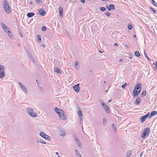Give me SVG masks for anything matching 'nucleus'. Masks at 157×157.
<instances>
[{
	"label": "nucleus",
	"instance_id": "nucleus-1",
	"mask_svg": "<svg viewBox=\"0 0 157 157\" xmlns=\"http://www.w3.org/2000/svg\"><path fill=\"white\" fill-rule=\"evenodd\" d=\"M141 84L138 83L135 86L133 92V96L135 97L138 96L140 94L141 89Z\"/></svg>",
	"mask_w": 157,
	"mask_h": 157
},
{
	"label": "nucleus",
	"instance_id": "nucleus-2",
	"mask_svg": "<svg viewBox=\"0 0 157 157\" xmlns=\"http://www.w3.org/2000/svg\"><path fill=\"white\" fill-rule=\"evenodd\" d=\"M54 110L56 113L58 114L59 117L61 119L63 120L66 119V118L63 113L64 111L63 110L57 107H56Z\"/></svg>",
	"mask_w": 157,
	"mask_h": 157
},
{
	"label": "nucleus",
	"instance_id": "nucleus-3",
	"mask_svg": "<svg viewBox=\"0 0 157 157\" xmlns=\"http://www.w3.org/2000/svg\"><path fill=\"white\" fill-rule=\"evenodd\" d=\"M3 7L5 12L7 14H9L11 12V9L9 6V4L7 1L5 0L3 3Z\"/></svg>",
	"mask_w": 157,
	"mask_h": 157
},
{
	"label": "nucleus",
	"instance_id": "nucleus-4",
	"mask_svg": "<svg viewBox=\"0 0 157 157\" xmlns=\"http://www.w3.org/2000/svg\"><path fill=\"white\" fill-rule=\"evenodd\" d=\"M150 129L149 128H145L141 134V137L143 139H145L149 135Z\"/></svg>",
	"mask_w": 157,
	"mask_h": 157
},
{
	"label": "nucleus",
	"instance_id": "nucleus-5",
	"mask_svg": "<svg viewBox=\"0 0 157 157\" xmlns=\"http://www.w3.org/2000/svg\"><path fill=\"white\" fill-rule=\"evenodd\" d=\"M26 112L29 115L32 117H36L37 116L36 113L34 112L33 109L31 108H28Z\"/></svg>",
	"mask_w": 157,
	"mask_h": 157
},
{
	"label": "nucleus",
	"instance_id": "nucleus-6",
	"mask_svg": "<svg viewBox=\"0 0 157 157\" xmlns=\"http://www.w3.org/2000/svg\"><path fill=\"white\" fill-rule=\"evenodd\" d=\"M40 135L42 137L44 138L46 140H49L50 139V136L48 135H47L43 132H40Z\"/></svg>",
	"mask_w": 157,
	"mask_h": 157
},
{
	"label": "nucleus",
	"instance_id": "nucleus-7",
	"mask_svg": "<svg viewBox=\"0 0 157 157\" xmlns=\"http://www.w3.org/2000/svg\"><path fill=\"white\" fill-rule=\"evenodd\" d=\"M101 104L102 105V107L105 110L106 112L109 113V109L108 106L104 102H102L101 103Z\"/></svg>",
	"mask_w": 157,
	"mask_h": 157
},
{
	"label": "nucleus",
	"instance_id": "nucleus-8",
	"mask_svg": "<svg viewBox=\"0 0 157 157\" xmlns=\"http://www.w3.org/2000/svg\"><path fill=\"white\" fill-rule=\"evenodd\" d=\"M18 84L25 94H28L27 90L25 86H24L21 82H19Z\"/></svg>",
	"mask_w": 157,
	"mask_h": 157
},
{
	"label": "nucleus",
	"instance_id": "nucleus-9",
	"mask_svg": "<svg viewBox=\"0 0 157 157\" xmlns=\"http://www.w3.org/2000/svg\"><path fill=\"white\" fill-rule=\"evenodd\" d=\"M149 113H148L147 114L144 116H141L140 118V120L141 121L142 123L144 122L147 118L149 117Z\"/></svg>",
	"mask_w": 157,
	"mask_h": 157
},
{
	"label": "nucleus",
	"instance_id": "nucleus-10",
	"mask_svg": "<svg viewBox=\"0 0 157 157\" xmlns=\"http://www.w3.org/2000/svg\"><path fill=\"white\" fill-rule=\"evenodd\" d=\"M79 84H78L73 86V88L74 89V90L77 93L78 92L80 88L79 87Z\"/></svg>",
	"mask_w": 157,
	"mask_h": 157
},
{
	"label": "nucleus",
	"instance_id": "nucleus-11",
	"mask_svg": "<svg viewBox=\"0 0 157 157\" xmlns=\"http://www.w3.org/2000/svg\"><path fill=\"white\" fill-rule=\"evenodd\" d=\"M38 12L42 16H44L46 14L45 11L43 9H41L38 10Z\"/></svg>",
	"mask_w": 157,
	"mask_h": 157
},
{
	"label": "nucleus",
	"instance_id": "nucleus-12",
	"mask_svg": "<svg viewBox=\"0 0 157 157\" xmlns=\"http://www.w3.org/2000/svg\"><path fill=\"white\" fill-rule=\"evenodd\" d=\"M4 69H0V78H2L5 76Z\"/></svg>",
	"mask_w": 157,
	"mask_h": 157
},
{
	"label": "nucleus",
	"instance_id": "nucleus-13",
	"mask_svg": "<svg viewBox=\"0 0 157 157\" xmlns=\"http://www.w3.org/2000/svg\"><path fill=\"white\" fill-rule=\"evenodd\" d=\"M157 114V112L156 111H152L148 117V118L150 119L152 117L156 115Z\"/></svg>",
	"mask_w": 157,
	"mask_h": 157
},
{
	"label": "nucleus",
	"instance_id": "nucleus-14",
	"mask_svg": "<svg viewBox=\"0 0 157 157\" xmlns=\"http://www.w3.org/2000/svg\"><path fill=\"white\" fill-rule=\"evenodd\" d=\"M59 15L61 17H63V8L62 7H60L59 8Z\"/></svg>",
	"mask_w": 157,
	"mask_h": 157
},
{
	"label": "nucleus",
	"instance_id": "nucleus-15",
	"mask_svg": "<svg viewBox=\"0 0 157 157\" xmlns=\"http://www.w3.org/2000/svg\"><path fill=\"white\" fill-rule=\"evenodd\" d=\"M106 8L109 10H114L115 9L114 5L113 4L110 5L109 6H106Z\"/></svg>",
	"mask_w": 157,
	"mask_h": 157
},
{
	"label": "nucleus",
	"instance_id": "nucleus-16",
	"mask_svg": "<svg viewBox=\"0 0 157 157\" xmlns=\"http://www.w3.org/2000/svg\"><path fill=\"white\" fill-rule=\"evenodd\" d=\"M78 114L79 116L80 120L82 118L81 117L82 116V113L81 109L79 110L78 111Z\"/></svg>",
	"mask_w": 157,
	"mask_h": 157
},
{
	"label": "nucleus",
	"instance_id": "nucleus-17",
	"mask_svg": "<svg viewBox=\"0 0 157 157\" xmlns=\"http://www.w3.org/2000/svg\"><path fill=\"white\" fill-rule=\"evenodd\" d=\"M141 101V99L139 97H138L136 98L135 103L137 105H138Z\"/></svg>",
	"mask_w": 157,
	"mask_h": 157
},
{
	"label": "nucleus",
	"instance_id": "nucleus-18",
	"mask_svg": "<svg viewBox=\"0 0 157 157\" xmlns=\"http://www.w3.org/2000/svg\"><path fill=\"white\" fill-rule=\"evenodd\" d=\"M35 13H27V16L29 17H31L35 15Z\"/></svg>",
	"mask_w": 157,
	"mask_h": 157
},
{
	"label": "nucleus",
	"instance_id": "nucleus-19",
	"mask_svg": "<svg viewBox=\"0 0 157 157\" xmlns=\"http://www.w3.org/2000/svg\"><path fill=\"white\" fill-rule=\"evenodd\" d=\"M131 152L130 151L127 152L126 154V157H130L131 155Z\"/></svg>",
	"mask_w": 157,
	"mask_h": 157
},
{
	"label": "nucleus",
	"instance_id": "nucleus-20",
	"mask_svg": "<svg viewBox=\"0 0 157 157\" xmlns=\"http://www.w3.org/2000/svg\"><path fill=\"white\" fill-rule=\"evenodd\" d=\"M7 33L8 34V36L10 39H12L13 38V36L12 35V33H11L10 31L8 33Z\"/></svg>",
	"mask_w": 157,
	"mask_h": 157
},
{
	"label": "nucleus",
	"instance_id": "nucleus-21",
	"mask_svg": "<svg viewBox=\"0 0 157 157\" xmlns=\"http://www.w3.org/2000/svg\"><path fill=\"white\" fill-rule=\"evenodd\" d=\"M112 128H113V129L114 130V132H116V126H115V124H112Z\"/></svg>",
	"mask_w": 157,
	"mask_h": 157
},
{
	"label": "nucleus",
	"instance_id": "nucleus-22",
	"mask_svg": "<svg viewBox=\"0 0 157 157\" xmlns=\"http://www.w3.org/2000/svg\"><path fill=\"white\" fill-rule=\"evenodd\" d=\"M135 55L137 57H139L140 56V54L139 52L138 51H136L135 52Z\"/></svg>",
	"mask_w": 157,
	"mask_h": 157
},
{
	"label": "nucleus",
	"instance_id": "nucleus-23",
	"mask_svg": "<svg viewBox=\"0 0 157 157\" xmlns=\"http://www.w3.org/2000/svg\"><path fill=\"white\" fill-rule=\"evenodd\" d=\"M151 3L153 5L157 7V3L154 0H151Z\"/></svg>",
	"mask_w": 157,
	"mask_h": 157
},
{
	"label": "nucleus",
	"instance_id": "nucleus-24",
	"mask_svg": "<svg viewBox=\"0 0 157 157\" xmlns=\"http://www.w3.org/2000/svg\"><path fill=\"white\" fill-rule=\"evenodd\" d=\"M146 94V91H144L143 93H142L141 96V97H144Z\"/></svg>",
	"mask_w": 157,
	"mask_h": 157
},
{
	"label": "nucleus",
	"instance_id": "nucleus-25",
	"mask_svg": "<svg viewBox=\"0 0 157 157\" xmlns=\"http://www.w3.org/2000/svg\"><path fill=\"white\" fill-rule=\"evenodd\" d=\"M54 72H56L57 74H60L61 73V71L60 69H54Z\"/></svg>",
	"mask_w": 157,
	"mask_h": 157
},
{
	"label": "nucleus",
	"instance_id": "nucleus-26",
	"mask_svg": "<svg viewBox=\"0 0 157 157\" xmlns=\"http://www.w3.org/2000/svg\"><path fill=\"white\" fill-rule=\"evenodd\" d=\"M38 140V142L40 143H42V144H46V142H45L44 141H43V140Z\"/></svg>",
	"mask_w": 157,
	"mask_h": 157
},
{
	"label": "nucleus",
	"instance_id": "nucleus-27",
	"mask_svg": "<svg viewBox=\"0 0 157 157\" xmlns=\"http://www.w3.org/2000/svg\"><path fill=\"white\" fill-rule=\"evenodd\" d=\"M66 134V132L65 131H62L60 133V135L61 136H65Z\"/></svg>",
	"mask_w": 157,
	"mask_h": 157
},
{
	"label": "nucleus",
	"instance_id": "nucleus-28",
	"mask_svg": "<svg viewBox=\"0 0 157 157\" xmlns=\"http://www.w3.org/2000/svg\"><path fill=\"white\" fill-rule=\"evenodd\" d=\"M4 30L6 32V33H8L10 31L9 30V29L8 27H6V28L4 29Z\"/></svg>",
	"mask_w": 157,
	"mask_h": 157
},
{
	"label": "nucleus",
	"instance_id": "nucleus-29",
	"mask_svg": "<svg viewBox=\"0 0 157 157\" xmlns=\"http://www.w3.org/2000/svg\"><path fill=\"white\" fill-rule=\"evenodd\" d=\"M144 55L145 56V57L147 58V59H148V60H150L151 61V59H150V58L147 56V55L146 54V52H145V51L144 50Z\"/></svg>",
	"mask_w": 157,
	"mask_h": 157
},
{
	"label": "nucleus",
	"instance_id": "nucleus-30",
	"mask_svg": "<svg viewBox=\"0 0 157 157\" xmlns=\"http://www.w3.org/2000/svg\"><path fill=\"white\" fill-rule=\"evenodd\" d=\"M75 152H76V154L78 156H78H80V155H81L80 153L77 150H75Z\"/></svg>",
	"mask_w": 157,
	"mask_h": 157
},
{
	"label": "nucleus",
	"instance_id": "nucleus-31",
	"mask_svg": "<svg viewBox=\"0 0 157 157\" xmlns=\"http://www.w3.org/2000/svg\"><path fill=\"white\" fill-rule=\"evenodd\" d=\"M1 25L2 26V28L3 29H6V28L7 27L5 24L3 23H1Z\"/></svg>",
	"mask_w": 157,
	"mask_h": 157
},
{
	"label": "nucleus",
	"instance_id": "nucleus-32",
	"mask_svg": "<svg viewBox=\"0 0 157 157\" xmlns=\"http://www.w3.org/2000/svg\"><path fill=\"white\" fill-rule=\"evenodd\" d=\"M78 62L77 61H76L75 62V68H78L77 66H78Z\"/></svg>",
	"mask_w": 157,
	"mask_h": 157
},
{
	"label": "nucleus",
	"instance_id": "nucleus-33",
	"mask_svg": "<svg viewBox=\"0 0 157 157\" xmlns=\"http://www.w3.org/2000/svg\"><path fill=\"white\" fill-rule=\"evenodd\" d=\"M37 40L40 43L41 42V38L40 36H37Z\"/></svg>",
	"mask_w": 157,
	"mask_h": 157
},
{
	"label": "nucleus",
	"instance_id": "nucleus-34",
	"mask_svg": "<svg viewBox=\"0 0 157 157\" xmlns=\"http://www.w3.org/2000/svg\"><path fill=\"white\" fill-rule=\"evenodd\" d=\"M103 124L104 125H105L107 121L106 119L105 118H104L103 119Z\"/></svg>",
	"mask_w": 157,
	"mask_h": 157
},
{
	"label": "nucleus",
	"instance_id": "nucleus-35",
	"mask_svg": "<svg viewBox=\"0 0 157 157\" xmlns=\"http://www.w3.org/2000/svg\"><path fill=\"white\" fill-rule=\"evenodd\" d=\"M35 1L38 4H40L42 2L41 0H35Z\"/></svg>",
	"mask_w": 157,
	"mask_h": 157
},
{
	"label": "nucleus",
	"instance_id": "nucleus-36",
	"mask_svg": "<svg viewBox=\"0 0 157 157\" xmlns=\"http://www.w3.org/2000/svg\"><path fill=\"white\" fill-rule=\"evenodd\" d=\"M128 28L129 30H131L132 29V26L131 25H129L128 26Z\"/></svg>",
	"mask_w": 157,
	"mask_h": 157
},
{
	"label": "nucleus",
	"instance_id": "nucleus-37",
	"mask_svg": "<svg viewBox=\"0 0 157 157\" xmlns=\"http://www.w3.org/2000/svg\"><path fill=\"white\" fill-rule=\"evenodd\" d=\"M150 8L153 11V12L154 13H156V11L155 10V9H154V8H152V7H150Z\"/></svg>",
	"mask_w": 157,
	"mask_h": 157
},
{
	"label": "nucleus",
	"instance_id": "nucleus-38",
	"mask_svg": "<svg viewBox=\"0 0 157 157\" xmlns=\"http://www.w3.org/2000/svg\"><path fill=\"white\" fill-rule=\"evenodd\" d=\"M76 143L79 147H80L81 146L82 144H81V143L79 141H78V142H77Z\"/></svg>",
	"mask_w": 157,
	"mask_h": 157
},
{
	"label": "nucleus",
	"instance_id": "nucleus-39",
	"mask_svg": "<svg viewBox=\"0 0 157 157\" xmlns=\"http://www.w3.org/2000/svg\"><path fill=\"white\" fill-rule=\"evenodd\" d=\"M27 53H28V56H29V57L30 58H32L33 57H32V55L30 53L28 52H27Z\"/></svg>",
	"mask_w": 157,
	"mask_h": 157
},
{
	"label": "nucleus",
	"instance_id": "nucleus-40",
	"mask_svg": "<svg viewBox=\"0 0 157 157\" xmlns=\"http://www.w3.org/2000/svg\"><path fill=\"white\" fill-rule=\"evenodd\" d=\"M27 53H28V56H29V57L30 58H32L33 57H32V55L30 53L28 52H27Z\"/></svg>",
	"mask_w": 157,
	"mask_h": 157
},
{
	"label": "nucleus",
	"instance_id": "nucleus-41",
	"mask_svg": "<svg viewBox=\"0 0 157 157\" xmlns=\"http://www.w3.org/2000/svg\"><path fill=\"white\" fill-rule=\"evenodd\" d=\"M105 8L104 7H101L100 8V10L101 11H104L105 10Z\"/></svg>",
	"mask_w": 157,
	"mask_h": 157
},
{
	"label": "nucleus",
	"instance_id": "nucleus-42",
	"mask_svg": "<svg viewBox=\"0 0 157 157\" xmlns=\"http://www.w3.org/2000/svg\"><path fill=\"white\" fill-rule=\"evenodd\" d=\"M123 44L124 46H125L127 48H129V46H128V45L126 43H124Z\"/></svg>",
	"mask_w": 157,
	"mask_h": 157
},
{
	"label": "nucleus",
	"instance_id": "nucleus-43",
	"mask_svg": "<svg viewBox=\"0 0 157 157\" xmlns=\"http://www.w3.org/2000/svg\"><path fill=\"white\" fill-rule=\"evenodd\" d=\"M38 87H39V88L40 89V90L41 91L43 92V89L42 88V87H41L40 86H38Z\"/></svg>",
	"mask_w": 157,
	"mask_h": 157
},
{
	"label": "nucleus",
	"instance_id": "nucleus-44",
	"mask_svg": "<svg viewBox=\"0 0 157 157\" xmlns=\"http://www.w3.org/2000/svg\"><path fill=\"white\" fill-rule=\"evenodd\" d=\"M46 29V28L45 26H43L42 28V30L43 31H45Z\"/></svg>",
	"mask_w": 157,
	"mask_h": 157
},
{
	"label": "nucleus",
	"instance_id": "nucleus-45",
	"mask_svg": "<svg viewBox=\"0 0 157 157\" xmlns=\"http://www.w3.org/2000/svg\"><path fill=\"white\" fill-rule=\"evenodd\" d=\"M31 59L33 63H36L34 59L33 58V57H32V58H31Z\"/></svg>",
	"mask_w": 157,
	"mask_h": 157
},
{
	"label": "nucleus",
	"instance_id": "nucleus-46",
	"mask_svg": "<svg viewBox=\"0 0 157 157\" xmlns=\"http://www.w3.org/2000/svg\"><path fill=\"white\" fill-rule=\"evenodd\" d=\"M105 14L107 16H109L110 15V13H105Z\"/></svg>",
	"mask_w": 157,
	"mask_h": 157
},
{
	"label": "nucleus",
	"instance_id": "nucleus-47",
	"mask_svg": "<svg viewBox=\"0 0 157 157\" xmlns=\"http://www.w3.org/2000/svg\"><path fill=\"white\" fill-rule=\"evenodd\" d=\"M125 85H121V87L123 89H125Z\"/></svg>",
	"mask_w": 157,
	"mask_h": 157
},
{
	"label": "nucleus",
	"instance_id": "nucleus-48",
	"mask_svg": "<svg viewBox=\"0 0 157 157\" xmlns=\"http://www.w3.org/2000/svg\"><path fill=\"white\" fill-rule=\"evenodd\" d=\"M4 68V67L2 65H0V69H3Z\"/></svg>",
	"mask_w": 157,
	"mask_h": 157
},
{
	"label": "nucleus",
	"instance_id": "nucleus-49",
	"mask_svg": "<svg viewBox=\"0 0 157 157\" xmlns=\"http://www.w3.org/2000/svg\"><path fill=\"white\" fill-rule=\"evenodd\" d=\"M75 140L76 143L79 141L77 138H75Z\"/></svg>",
	"mask_w": 157,
	"mask_h": 157
},
{
	"label": "nucleus",
	"instance_id": "nucleus-50",
	"mask_svg": "<svg viewBox=\"0 0 157 157\" xmlns=\"http://www.w3.org/2000/svg\"><path fill=\"white\" fill-rule=\"evenodd\" d=\"M85 0H81V2L83 3L85 2Z\"/></svg>",
	"mask_w": 157,
	"mask_h": 157
},
{
	"label": "nucleus",
	"instance_id": "nucleus-51",
	"mask_svg": "<svg viewBox=\"0 0 157 157\" xmlns=\"http://www.w3.org/2000/svg\"><path fill=\"white\" fill-rule=\"evenodd\" d=\"M36 82L37 84H38L39 82V81L37 80H36Z\"/></svg>",
	"mask_w": 157,
	"mask_h": 157
},
{
	"label": "nucleus",
	"instance_id": "nucleus-52",
	"mask_svg": "<svg viewBox=\"0 0 157 157\" xmlns=\"http://www.w3.org/2000/svg\"><path fill=\"white\" fill-rule=\"evenodd\" d=\"M118 45L117 44L115 43L114 44V46H117Z\"/></svg>",
	"mask_w": 157,
	"mask_h": 157
},
{
	"label": "nucleus",
	"instance_id": "nucleus-53",
	"mask_svg": "<svg viewBox=\"0 0 157 157\" xmlns=\"http://www.w3.org/2000/svg\"><path fill=\"white\" fill-rule=\"evenodd\" d=\"M155 66H156V67L157 68H156V69H157V61H156V63H155Z\"/></svg>",
	"mask_w": 157,
	"mask_h": 157
},
{
	"label": "nucleus",
	"instance_id": "nucleus-54",
	"mask_svg": "<svg viewBox=\"0 0 157 157\" xmlns=\"http://www.w3.org/2000/svg\"><path fill=\"white\" fill-rule=\"evenodd\" d=\"M143 152H141L140 154V157H141L142 155H143Z\"/></svg>",
	"mask_w": 157,
	"mask_h": 157
},
{
	"label": "nucleus",
	"instance_id": "nucleus-55",
	"mask_svg": "<svg viewBox=\"0 0 157 157\" xmlns=\"http://www.w3.org/2000/svg\"><path fill=\"white\" fill-rule=\"evenodd\" d=\"M74 136V137L75 139V138H77V136H76V135H74V136Z\"/></svg>",
	"mask_w": 157,
	"mask_h": 157
},
{
	"label": "nucleus",
	"instance_id": "nucleus-56",
	"mask_svg": "<svg viewBox=\"0 0 157 157\" xmlns=\"http://www.w3.org/2000/svg\"><path fill=\"white\" fill-rule=\"evenodd\" d=\"M33 4V2H31L30 3H29V4L30 5H32Z\"/></svg>",
	"mask_w": 157,
	"mask_h": 157
},
{
	"label": "nucleus",
	"instance_id": "nucleus-57",
	"mask_svg": "<svg viewBox=\"0 0 157 157\" xmlns=\"http://www.w3.org/2000/svg\"><path fill=\"white\" fill-rule=\"evenodd\" d=\"M77 109H79H79H80V108L79 107H77Z\"/></svg>",
	"mask_w": 157,
	"mask_h": 157
},
{
	"label": "nucleus",
	"instance_id": "nucleus-58",
	"mask_svg": "<svg viewBox=\"0 0 157 157\" xmlns=\"http://www.w3.org/2000/svg\"><path fill=\"white\" fill-rule=\"evenodd\" d=\"M136 37V36L135 35H133V37L134 38H135V37Z\"/></svg>",
	"mask_w": 157,
	"mask_h": 157
},
{
	"label": "nucleus",
	"instance_id": "nucleus-59",
	"mask_svg": "<svg viewBox=\"0 0 157 157\" xmlns=\"http://www.w3.org/2000/svg\"><path fill=\"white\" fill-rule=\"evenodd\" d=\"M20 36H21V37H23V34H21Z\"/></svg>",
	"mask_w": 157,
	"mask_h": 157
},
{
	"label": "nucleus",
	"instance_id": "nucleus-60",
	"mask_svg": "<svg viewBox=\"0 0 157 157\" xmlns=\"http://www.w3.org/2000/svg\"><path fill=\"white\" fill-rule=\"evenodd\" d=\"M108 101H109V102H111V100H109Z\"/></svg>",
	"mask_w": 157,
	"mask_h": 157
},
{
	"label": "nucleus",
	"instance_id": "nucleus-61",
	"mask_svg": "<svg viewBox=\"0 0 157 157\" xmlns=\"http://www.w3.org/2000/svg\"><path fill=\"white\" fill-rule=\"evenodd\" d=\"M56 155H58V152H56Z\"/></svg>",
	"mask_w": 157,
	"mask_h": 157
},
{
	"label": "nucleus",
	"instance_id": "nucleus-62",
	"mask_svg": "<svg viewBox=\"0 0 157 157\" xmlns=\"http://www.w3.org/2000/svg\"><path fill=\"white\" fill-rule=\"evenodd\" d=\"M122 59H121L119 60V61L120 62H121V61H122Z\"/></svg>",
	"mask_w": 157,
	"mask_h": 157
},
{
	"label": "nucleus",
	"instance_id": "nucleus-63",
	"mask_svg": "<svg viewBox=\"0 0 157 157\" xmlns=\"http://www.w3.org/2000/svg\"><path fill=\"white\" fill-rule=\"evenodd\" d=\"M127 83H124V85H125V86L126 85Z\"/></svg>",
	"mask_w": 157,
	"mask_h": 157
},
{
	"label": "nucleus",
	"instance_id": "nucleus-64",
	"mask_svg": "<svg viewBox=\"0 0 157 157\" xmlns=\"http://www.w3.org/2000/svg\"><path fill=\"white\" fill-rule=\"evenodd\" d=\"M78 157H82L81 155H80L79 156H78Z\"/></svg>",
	"mask_w": 157,
	"mask_h": 157
}]
</instances>
